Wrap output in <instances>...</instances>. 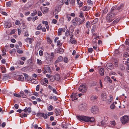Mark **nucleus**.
Wrapping results in <instances>:
<instances>
[{"label": "nucleus", "mask_w": 129, "mask_h": 129, "mask_svg": "<svg viewBox=\"0 0 129 129\" xmlns=\"http://www.w3.org/2000/svg\"><path fill=\"white\" fill-rule=\"evenodd\" d=\"M115 107V105L113 103L111 105L110 108L112 109H114Z\"/></svg>", "instance_id": "42"}, {"label": "nucleus", "mask_w": 129, "mask_h": 129, "mask_svg": "<svg viewBox=\"0 0 129 129\" xmlns=\"http://www.w3.org/2000/svg\"><path fill=\"white\" fill-rule=\"evenodd\" d=\"M18 79L21 81H22L24 80L23 76L22 75H19L18 76Z\"/></svg>", "instance_id": "33"}, {"label": "nucleus", "mask_w": 129, "mask_h": 129, "mask_svg": "<svg viewBox=\"0 0 129 129\" xmlns=\"http://www.w3.org/2000/svg\"><path fill=\"white\" fill-rule=\"evenodd\" d=\"M46 70L48 73H51L52 71L51 70L50 68L49 67H46Z\"/></svg>", "instance_id": "31"}, {"label": "nucleus", "mask_w": 129, "mask_h": 129, "mask_svg": "<svg viewBox=\"0 0 129 129\" xmlns=\"http://www.w3.org/2000/svg\"><path fill=\"white\" fill-rule=\"evenodd\" d=\"M107 68L109 69L112 70L113 69V65L111 63H107L106 64Z\"/></svg>", "instance_id": "14"}, {"label": "nucleus", "mask_w": 129, "mask_h": 129, "mask_svg": "<svg viewBox=\"0 0 129 129\" xmlns=\"http://www.w3.org/2000/svg\"><path fill=\"white\" fill-rule=\"evenodd\" d=\"M87 3L88 5L90 6H92L93 4L92 1L90 0H88L87 1Z\"/></svg>", "instance_id": "32"}, {"label": "nucleus", "mask_w": 129, "mask_h": 129, "mask_svg": "<svg viewBox=\"0 0 129 129\" xmlns=\"http://www.w3.org/2000/svg\"><path fill=\"white\" fill-rule=\"evenodd\" d=\"M63 60V58L61 56L58 57L57 59L55 61V64L58 63L59 62H61Z\"/></svg>", "instance_id": "16"}, {"label": "nucleus", "mask_w": 129, "mask_h": 129, "mask_svg": "<svg viewBox=\"0 0 129 129\" xmlns=\"http://www.w3.org/2000/svg\"><path fill=\"white\" fill-rule=\"evenodd\" d=\"M64 62L65 63H67L68 62L69 60L68 57H65L64 58Z\"/></svg>", "instance_id": "37"}, {"label": "nucleus", "mask_w": 129, "mask_h": 129, "mask_svg": "<svg viewBox=\"0 0 129 129\" xmlns=\"http://www.w3.org/2000/svg\"><path fill=\"white\" fill-rule=\"evenodd\" d=\"M65 29L64 28H59L58 30L57 35L58 36H60L61 35V31L64 32L65 31Z\"/></svg>", "instance_id": "12"}, {"label": "nucleus", "mask_w": 129, "mask_h": 129, "mask_svg": "<svg viewBox=\"0 0 129 129\" xmlns=\"http://www.w3.org/2000/svg\"><path fill=\"white\" fill-rule=\"evenodd\" d=\"M104 69L103 68H101L100 69V73L101 76L104 75Z\"/></svg>", "instance_id": "20"}, {"label": "nucleus", "mask_w": 129, "mask_h": 129, "mask_svg": "<svg viewBox=\"0 0 129 129\" xmlns=\"http://www.w3.org/2000/svg\"><path fill=\"white\" fill-rule=\"evenodd\" d=\"M79 90L82 92H85L86 91V88L84 84L81 85L78 88Z\"/></svg>", "instance_id": "8"}, {"label": "nucleus", "mask_w": 129, "mask_h": 129, "mask_svg": "<svg viewBox=\"0 0 129 129\" xmlns=\"http://www.w3.org/2000/svg\"><path fill=\"white\" fill-rule=\"evenodd\" d=\"M14 96L17 98H20L21 96L17 93H14Z\"/></svg>", "instance_id": "52"}, {"label": "nucleus", "mask_w": 129, "mask_h": 129, "mask_svg": "<svg viewBox=\"0 0 129 129\" xmlns=\"http://www.w3.org/2000/svg\"><path fill=\"white\" fill-rule=\"evenodd\" d=\"M127 62V65L126 67V69L127 71L129 72V58H128Z\"/></svg>", "instance_id": "21"}, {"label": "nucleus", "mask_w": 129, "mask_h": 129, "mask_svg": "<svg viewBox=\"0 0 129 129\" xmlns=\"http://www.w3.org/2000/svg\"><path fill=\"white\" fill-rule=\"evenodd\" d=\"M71 97L72 98V101H74V100H76L77 99L75 95H71Z\"/></svg>", "instance_id": "24"}, {"label": "nucleus", "mask_w": 129, "mask_h": 129, "mask_svg": "<svg viewBox=\"0 0 129 129\" xmlns=\"http://www.w3.org/2000/svg\"><path fill=\"white\" fill-rule=\"evenodd\" d=\"M15 32V30L14 29H13L12 30L10 33V34H14Z\"/></svg>", "instance_id": "59"}, {"label": "nucleus", "mask_w": 129, "mask_h": 129, "mask_svg": "<svg viewBox=\"0 0 129 129\" xmlns=\"http://www.w3.org/2000/svg\"><path fill=\"white\" fill-rule=\"evenodd\" d=\"M125 43L126 45H129V40L128 39H126V40Z\"/></svg>", "instance_id": "64"}, {"label": "nucleus", "mask_w": 129, "mask_h": 129, "mask_svg": "<svg viewBox=\"0 0 129 129\" xmlns=\"http://www.w3.org/2000/svg\"><path fill=\"white\" fill-rule=\"evenodd\" d=\"M42 11L43 13H45L47 12V8L46 7H44L42 9Z\"/></svg>", "instance_id": "23"}, {"label": "nucleus", "mask_w": 129, "mask_h": 129, "mask_svg": "<svg viewBox=\"0 0 129 129\" xmlns=\"http://www.w3.org/2000/svg\"><path fill=\"white\" fill-rule=\"evenodd\" d=\"M99 109L96 106H94L92 107L91 108V112L93 114H96L99 112Z\"/></svg>", "instance_id": "7"}, {"label": "nucleus", "mask_w": 129, "mask_h": 129, "mask_svg": "<svg viewBox=\"0 0 129 129\" xmlns=\"http://www.w3.org/2000/svg\"><path fill=\"white\" fill-rule=\"evenodd\" d=\"M42 117H43L45 119H47L48 118L47 114H45L44 113V114H43Z\"/></svg>", "instance_id": "40"}, {"label": "nucleus", "mask_w": 129, "mask_h": 129, "mask_svg": "<svg viewBox=\"0 0 129 129\" xmlns=\"http://www.w3.org/2000/svg\"><path fill=\"white\" fill-rule=\"evenodd\" d=\"M100 13L97 12L95 14V15L96 17H98L100 16Z\"/></svg>", "instance_id": "58"}, {"label": "nucleus", "mask_w": 129, "mask_h": 129, "mask_svg": "<svg viewBox=\"0 0 129 129\" xmlns=\"http://www.w3.org/2000/svg\"><path fill=\"white\" fill-rule=\"evenodd\" d=\"M15 50L14 49H13L12 50H10L9 51V53L10 54H12L13 52H14L15 51Z\"/></svg>", "instance_id": "61"}, {"label": "nucleus", "mask_w": 129, "mask_h": 129, "mask_svg": "<svg viewBox=\"0 0 129 129\" xmlns=\"http://www.w3.org/2000/svg\"><path fill=\"white\" fill-rule=\"evenodd\" d=\"M63 50L61 48H59L57 52L59 53L60 54H61L63 53Z\"/></svg>", "instance_id": "35"}, {"label": "nucleus", "mask_w": 129, "mask_h": 129, "mask_svg": "<svg viewBox=\"0 0 129 129\" xmlns=\"http://www.w3.org/2000/svg\"><path fill=\"white\" fill-rule=\"evenodd\" d=\"M70 41L71 43L73 44H76L77 43V41L75 38L70 39Z\"/></svg>", "instance_id": "19"}, {"label": "nucleus", "mask_w": 129, "mask_h": 129, "mask_svg": "<svg viewBox=\"0 0 129 129\" xmlns=\"http://www.w3.org/2000/svg\"><path fill=\"white\" fill-rule=\"evenodd\" d=\"M34 40L33 39L29 38H27L25 39V41L27 42H29V44H31Z\"/></svg>", "instance_id": "15"}, {"label": "nucleus", "mask_w": 129, "mask_h": 129, "mask_svg": "<svg viewBox=\"0 0 129 129\" xmlns=\"http://www.w3.org/2000/svg\"><path fill=\"white\" fill-rule=\"evenodd\" d=\"M46 57V62L47 63L49 64L53 62V59L54 57V54L53 52H51L50 55L48 54Z\"/></svg>", "instance_id": "2"}, {"label": "nucleus", "mask_w": 129, "mask_h": 129, "mask_svg": "<svg viewBox=\"0 0 129 129\" xmlns=\"http://www.w3.org/2000/svg\"><path fill=\"white\" fill-rule=\"evenodd\" d=\"M23 74L25 79L26 81H30L32 80L33 79V77L28 76V75L26 73H24Z\"/></svg>", "instance_id": "10"}, {"label": "nucleus", "mask_w": 129, "mask_h": 129, "mask_svg": "<svg viewBox=\"0 0 129 129\" xmlns=\"http://www.w3.org/2000/svg\"><path fill=\"white\" fill-rule=\"evenodd\" d=\"M37 63L39 65H41L42 64V62L41 60L38 59H37Z\"/></svg>", "instance_id": "38"}, {"label": "nucleus", "mask_w": 129, "mask_h": 129, "mask_svg": "<svg viewBox=\"0 0 129 129\" xmlns=\"http://www.w3.org/2000/svg\"><path fill=\"white\" fill-rule=\"evenodd\" d=\"M98 98V96L97 95L95 94L92 95L90 98V100L94 102Z\"/></svg>", "instance_id": "13"}, {"label": "nucleus", "mask_w": 129, "mask_h": 129, "mask_svg": "<svg viewBox=\"0 0 129 129\" xmlns=\"http://www.w3.org/2000/svg\"><path fill=\"white\" fill-rule=\"evenodd\" d=\"M43 114H44V113L39 112L37 113V115L40 117H42Z\"/></svg>", "instance_id": "53"}, {"label": "nucleus", "mask_w": 129, "mask_h": 129, "mask_svg": "<svg viewBox=\"0 0 129 129\" xmlns=\"http://www.w3.org/2000/svg\"><path fill=\"white\" fill-rule=\"evenodd\" d=\"M54 111L57 116V115H59L60 114L61 111L59 109H55L54 110Z\"/></svg>", "instance_id": "17"}, {"label": "nucleus", "mask_w": 129, "mask_h": 129, "mask_svg": "<svg viewBox=\"0 0 129 129\" xmlns=\"http://www.w3.org/2000/svg\"><path fill=\"white\" fill-rule=\"evenodd\" d=\"M11 25H4V26L5 28H9L11 27Z\"/></svg>", "instance_id": "46"}, {"label": "nucleus", "mask_w": 129, "mask_h": 129, "mask_svg": "<svg viewBox=\"0 0 129 129\" xmlns=\"http://www.w3.org/2000/svg\"><path fill=\"white\" fill-rule=\"evenodd\" d=\"M119 21V19L117 18L115 20L113 21L114 24H116Z\"/></svg>", "instance_id": "47"}, {"label": "nucleus", "mask_w": 129, "mask_h": 129, "mask_svg": "<svg viewBox=\"0 0 129 129\" xmlns=\"http://www.w3.org/2000/svg\"><path fill=\"white\" fill-rule=\"evenodd\" d=\"M53 112H49L48 114H47V116H49L50 115H53Z\"/></svg>", "instance_id": "55"}, {"label": "nucleus", "mask_w": 129, "mask_h": 129, "mask_svg": "<svg viewBox=\"0 0 129 129\" xmlns=\"http://www.w3.org/2000/svg\"><path fill=\"white\" fill-rule=\"evenodd\" d=\"M90 7L85 6L83 8V10L84 11H88L90 9Z\"/></svg>", "instance_id": "22"}, {"label": "nucleus", "mask_w": 129, "mask_h": 129, "mask_svg": "<svg viewBox=\"0 0 129 129\" xmlns=\"http://www.w3.org/2000/svg\"><path fill=\"white\" fill-rule=\"evenodd\" d=\"M108 11V9L107 8H105L104 9L103 12L104 13H106Z\"/></svg>", "instance_id": "56"}, {"label": "nucleus", "mask_w": 129, "mask_h": 129, "mask_svg": "<svg viewBox=\"0 0 129 129\" xmlns=\"http://www.w3.org/2000/svg\"><path fill=\"white\" fill-rule=\"evenodd\" d=\"M93 51V49L92 48H89L88 49V51L90 53H92Z\"/></svg>", "instance_id": "48"}, {"label": "nucleus", "mask_w": 129, "mask_h": 129, "mask_svg": "<svg viewBox=\"0 0 129 129\" xmlns=\"http://www.w3.org/2000/svg\"><path fill=\"white\" fill-rule=\"evenodd\" d=\"M42 28V26L41 25H39L37 27V29L38 30H41Z\"/></svg>", "instance_id": "49"}, {"label": "nucleus", "mask_w": 129, "mask_h": 129, "mask_svg": "<svg viewBox=\"0 0 129 129\" xmlns=\"http://www.w3.org/2000/svg\"><path fill=\"white\" fill-rule=\"evenodd\" d=\"M121 120L122 123L125 124L126 123L128 122L129 120V116H124L122 117Z\"/></svg>", "instance_id": "6"}, {"label": "nucleus", "mask_w": 129, "mask_h": 129, "mask_svg": "<svg viewBox=\"0 0 129 129\" xmlns=\"http://www.w3.org/2000/svg\"><path fill=\"white\" fill-rule=\"evenodd\" d=\"M86 104L84 103H82L79 105L78 108L80 110L84 111L86 109Z\"/></svg>", "instance_id": "9"}, {"label": "nucleus", "mask_w": 129, "mask_h": 129, "mask_svg": "<svg viewBox=\"0 0 129 129\" xmlns=\"http://www.w3.org/2000/svg\"><path fill=\"white\" fill-rule=\"evenodd\" d=\"M77 119L82 122H92L94 120L93 117L86 116L83 115H79L77 116Z\"/></svg>", "instance_id": "1"}, {"label": "nucleus", "mask_w": 129, "mask_h": 129, "mask_svg": "<svg viewBox=\"0 0 129 129\" xmlns=\"http://www.w3.org/2000/svg\"><path fill=\"white\" fill-rule=\"evenodd\" d=\"M101 96L102 97V99L103 101H106L107 99V94L104 91H103L102 92Z\"/></svg>", "instance_id": "11"}, {"label": "nucleus", "mask_w": 129, "mask_h": 129, "mask_svg": "<svg viewBox=\"0 0 129 129\" xmlns=\"http://www.w3.org/2000/svg\"><path fill=\"white\" fill-rule=\"evenodd\" d=\"M115 16L113 14H112L111 13H108L106 17L107 21L109 22H111L113 20L114 17Z\"/></svg>", "instance_id": "5"}, {"label": "nucleus", "mask_w": 129, "mask_h": 129, "mask_svg": "<svg viewBox=\"0 0 129 129\" xmlns=\"http://www.w3.org/2000/svg\"><path fill=\"white\" fill-rule=\"evenodd\" d=\"M53 107L52 105H51L49 106L48 110L49 111H50L53 110Z\"/></svg>", "instance_id": "30"}, {"label": "nucleus", "mask_w": 129, "mask_h": 129, "mask_svg": "<svg viewBox=\"0 0 129 129\" xmlns=\"http://www.w3.org/2000/svg\"><path fill=\"white\" fill-rule=\"evenodd\" d=\"M69 35H70L68 31H66L65 33V36H68Z\"/></svg>", "instance_id": "62"}, {"label": "nucleus", "mask_w": 129, "mask_h": 129, "mask_svg": "<svg viewBox=\"0 0 129 129\" xmlns=\"http://www.w3.org/2000/svg\"><path fill=\"white\" fill-rule=\"evenodd\" d=\"M95 27L96 26L95 25H94L92 27L91 30V32L92 33L95 32Z\"/></svg>", "instance_id": "39"}, {"label": "nucleus", "mask_w": 129, "mask_h": 129, "mask_svg": "<svg viewBox=\"0 0 129 129\" xmlns=\"http://www.w3.org/2000/svg\"><path fill=\"white\" fill-rule=\"evenodd\" d=\"M128 56V54L127 52H125L124 53V56L125 57H127Z\"/></svg>", "instance_id": "60"}, {"label": "nucleus", "mask_w": 129, "mask_h": 129, "mask_svg": "<svg viewBox=\"0 0 129 129\" xmlns=\"http://www.w3.org/2000/svg\"><path fill=\"white\" fill-rule=\"evenodd\" d=\"M55 78L58 81L60 80V78L59 74H57L55 76Z\"/></svg>", "instance_id": "36"}, {"label": "nucleus", "mask_w": 129, "mask_h": 129, "mask_svg": "<svg viewBox=\"0 0 129 129\" xmlns=\"http://www.w3.org/2000/svg\"><path fill=\"white\" fill-rule=\"evenodd\" d=\"M57 1L60 5H62L65 2V0H59L58 1Z\"/></svg>", "instance_id": "27"}, {"label": "nucleus", "mask_w": 129, "mask_h": 129, "mask_svg": "<svg viewBox=\"0 0 129 129\" xmlns=\"http://www.w3.org/2000/svg\"><path fill=\"white\" fill-rule=\"evenodd\" d=\"M17 52L19 54H22L23 53V51L21 49H19L17 50Z\"/></svg>", "instance_id": "54"}, {"label": "nucleus", "mask_w": 129, "mask_h": 129, "mask_svg": "<svg viewBox=\"0 0 129 129\" xmlns=\"http://www.w3.org/2000/svg\"><path fill=\"white\" fill-rule=\"evenodd\" d=\"M110 99L108 100V102L109 103H110L113 99V96L112 95H110L109 96Z\"/></svg>", "instance_id": "25"}, {"label": "nucleus", "mask_w": 129, "mask_h": 129, "mask_svg": "<svg viewBox=\"0 0 129 129\" xmlns=\"http://www.w3.org/2000/svg\"><path fill=\"white\" fill-rule=\"evenodd\" d=\"M39 54L40 56L42 55L43 54V51L42 50H40L39 51Z\"/></svg>", "instance_id": "63"}, {"label": "nucleus", "mask_w": 129, "mask_h": 129, "mask_svg": "<svg viewBox=\"0 0 129 129\" xmlns=\"http://www.w3.org/2000/svg\"><path fill=\"white\" fill-rule=\"evenodd\" d=\"M37 11L36 10H34L33 13L31 14V15L32 16H34L36 15L37 14Z\"/></svg>", "instance_id": "41"}, {"label": "nucleus", "mask_w": 129, "mask_h": 129, "mask_svg": "<svg viewBox=\"0 0 129 129\" xmlns=\"http://www.w3.org/2000/svg\"><path fill=\"white\" fill-rule=\"evenodd\" d=\"M11 2L10 1L7 3V7H9L11 6Z\"/></svg>", "instance_id": "44"}, {"label": "nucleus", "mask_w": 129, "mask_h": 129, "mask_svg": "<svg viewBox=\"0 0 129 129\" xmlns=\"http://www.w3.org/2000/svg\"><path fill=\"white\" fill-rule=\"evenodd\" d=\"M123 5H121L119 6L118 7H117V9H118L119 12L120 11V9H122L123 8Z\"/></svg>", "instance_id": "45"}, {"label": "nucleus", "mask_w": 129, "mask_h": 129, "mask_svg": "<svg viewBox=\"0 0 129 129\" xmlns=\"http://www.w3.org/2000/svg\"><path fill=\"white\" fill-rule=\"evenodd\" d=\"M79 17L81 18H84L83 15V13L82 11H80L79 13Z\"/></svg>", "instance_id": "26"}, {"label": "nucleus", "mask_w": 129, "mask_h": 129, "mask_svg": "<svg viewBox=\"0 0 129 129\" xmlns=\"http://www.w3.org/2000/svg\"><path fill=\"white\" fill-rule=\"evenodd\" d=\"M98 21V18H96L93 20V24H95L97 23Z\"/></svg>", "instance_id": "34"}, {"label": "nucleus", "mask_w": 129, "mask_h": 129, "mask_svg": "<svg viewBox=\"0 0 129 129\" xmlns=\"http://www.w3.org/2000/svg\"><path fill=\"white\" fill-rule=\"evenodd\" d=\"M83 3L81 1L77 3L78 5H79V7H81L83 5Z\"/></svg>", "instance_id": "43"}, {"label": "nucleus", "mask_w": 129, "mask_h": 129, "mask_svg": "<svg viewBox=\"0 0 129 129\" xmlns=\"http://www.w3.org/2000/svg\"><path fill=\"white\" fill-rule=\"evenodd\" d=\"M20 93L21 95V96L23 98H26V95L24 94V93L23 91H21L20 92Z\"/></svg>", "instance_id": "28"}, {"label": "nucleus", "mask_w": 129, "mask_h": 129, "mask_svg": "<svg viewBox=\"0 0 129 129\" xmlns=\"http://www.w3.org/2000/svg\"><path fill=\"white\" fill-rule=\"evenodd\" d=\"M105 80L107 82L110 83H112V81L111 80L110 77L108 76L106 77L105 78Z\"/></svg>", "instance_id": "18"}, {"label": "nucleus", "mask_w": 129, "mask_h": 129, "mask_svg": "<svg viewBox=\"0 0 129 129\" xmlns=\"http://www.w3.org/2000/svg\"><path fill=\"white\" fill-rule=\"evenodd\" d=\"M85 20V18H84L82 20H81L80 18L78 17H76L72 21L73 23L77 24H81L84 23Z\"/></svg>", "instance_id": "3"}, {"label": "nucleus", "mask_w": 129, "mask_h": 129, "mask_svg": "<svg viewBox=\"0 0 129 129\" xmlns=\"http://www.w3.org/2000/svg\"><path fill=\"white\" fill-rule=\"evenodd\" d=\"M62 45V43L60 42L59 41H58L57 42V46H61Z\"/></svg>", "instance_id": "57"}, {"label": "nucleus", "mask_w": 129, "mask_h": 129, "mask_svg": "<svg viewBox=\"0 0 129 129\" xmlns=\"http://www.w3.org/2000/svg\"><path fill=\"white\" fill-rule=\"evenodd\" d=\"M61 9V8L60 7H58L55 9V11L56 12L58 13L60 11Z\"/></svg>", "instance_id": "29"}, {"label": "nucleus", "mask_w": 129, "mask_h": 129, "mask_svg": "<svg viewBox=\"0 0 129 129\" xmlns=\"http://www.w3.org/2000/svg\"><path fill=\"white\" fill-rule=\"evenodd\" d=\"M47 39L48 42L50 44H51L52 42V41L51 40L50 38L48 37L47 38Z\"/></svg>", "instance_id": "51"}, {"label": "nucleus", "mask_w": 129, "mask_h": 129, "mask_svg": "<svg viewBox=\"0 0 129 129\" xmlns=\"http://www.w3.org/2000/svg\"><path fill=\"white\" fill-rule=\"evenodd\" d=\"M119 12V11L117 9V7L116 6H113L111 9V13L112 14H113L115 16Z\"/></svg>", "instance_id": "4"}, {"label": "nucleus", "mask_w": 129, "mask_h": 129, "mask_svg": "<svg viewBox=\"0 0 129 129\" xmlns=\"http://www.w3.org/2000/svg\"><path fill=\"white\" fill-rule=\"evenodd\" d=\"M110 124L113 126H115L116 125V123L114 121L110 122Z\"/></svg>", "instance_id": "50"}]
</instances>
